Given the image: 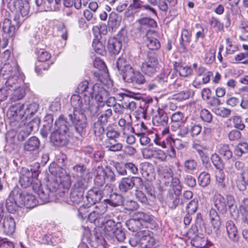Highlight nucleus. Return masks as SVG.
<instances>
[{"instance_id":"obj_60","label":"nucleus","mask_w":248,"mask_h":248,"mask_svg":"<svg viewBox=\"0 0 248 248\" xmlns=\"http://www.w3.org/2000/svg\"><path fill=\"white\" fill-rule=\"evenodd\" d=\"M91 205L87 204L82 205L78 209V216L80 217L82 219H85L88 216L89 212L91 211L90 209Z\"/></svg>"},{"instance_id":"obj_45","label":"nucleus","mask_w":248,"mask_h":248,"mask_svg":"<svg viewBox=\"0 0 248 248\" xmlns=\"http://www.w3.org/2000/svg\"><path fill=\"white\" fill-rule=\"evenodd\" d=\"M211 159L213 164L218 170H224V164L218 154L216 153L212 154Z\"/></svg>"},{"instance_id":"obj_46","label":"nucleus","mask_w":248,"mask_h":248,"mask_svg":"<svg viewBox=\"0 0 248 248\" xmlns=\"http://www.w3.org/2000/svg\"><path fill=\"white\" fill-rule=\"evenodd\" d=\"M18 73L16 74H14L12 76L9 77L5 83V87H7L9 90H11V88H16L17 84L18 83L19 78L18 76Z\"/></svg>"},{"instance_id":"obj_3","label":"nucleus","mask_w":248,"mask_h":248,"mask_svg":"<svg viewBox=\"0 0 248 248\" xmlns=\"http://www.w3.org/2000/svg\"><path fill=\"white\" fill-rule=\"evenodd\" d=\"M8 6L12 12L16 13L14 19L16 22L17 25L19 26L24 22V17L28 16L29 13V3L22 0H14L9 2Z\"/></svg>"},{"instance_id":"obj_55","label":"nucleus","mask_w":248,"mask_h":248,"mask_svg":"<svg viewBox=\"0 0 248 248\" xmlns=\"http://www.w3.org/2000/svg\"><path fill=\"white\" fill-rule=\"evenodd\" d=\"M134 217L141 223L151 222L152 220L150 215L143 212H136L134 214Z\"/></svg>"},{"instance_id":"obj_52","label":"nucleus","mask_w":248,"mask_h":248,"mask_svg":"<svg viewBox=\"0 0 248 248\" xmlns=\"http://www.w3.org/2000/svg\"><path fill=\"white\" fill-rule=\"evenodd\" d=\"M248 152V144L246 142L238 143L234 150L235 154L238 156H241L243 154Z\"/></svg>"},{"instance_id":"obj_34","label":"nucleus","mask_w":248,"mask_h":248,"mask_svg":"<svg viewBox=\"0 0 248 248\" xmlns=\"http://www.w3.org/2000/svg\"><path fill=\"white\" fill-rule=\"evenodd\" d=\"M40 146L39 139L34 136L30 138L24 144V149L26 151L32 152L38 150Z\"/></svg>"},{"instance_id":"obj_41","label":"nucleus","mask_w":248,"mask_h":248,"mask_svg":"<svg viewBox=\"0 0 248 248\" xmlns=\"http://www.w3.org/2000/svg\"><path fill=\"white\" fill-rule=\"evenodd\" d=\"M170 72L171 69L170 68L164 69L162 72L155 78V81L162 85L168 81V77Z\"/></svg>"},{"instance_id":"obj_36","label":"nucleus","mask_w":248,"mask_h":248,"mask_svg":"<svg viewBox=\"0 0 248 248\" xmlns=\"http://www.w3.org/2000/svg\"><path fill=\"white\" fill-rule=\"evenodd\" d=\"M3 31L10 37H12L15 33L16 27L12 23V21L8 18H5L2 22Z\"/></svg>"},{"instance_id":"obj_9","label":"nucleus","mask_w":248,"mask_h":248,"mask_svg":"<svg viewBox=\"0 0 248 248\" xmlns=\"http://www.w3.org/2000/svg\"><path fill=\"white\" fill-rule=\"evenodd\" d=\"M39 168V164L35 163L34 168H31L30 170L26 168L22 169L19 182L23 188H27L31 186L34 177L38 175Z\"/></svg>"},{"instance_id":"obj_19","label":"nucleus","mask_w":248,"mask_h":248,"mask_svg":"<svg viewBox=\"0 0 248 248\" xmlns=\"http://www.w3.org/2000/svg\"><path fill=\"white\" fill-rule=\"evenodd\" d=\"M62 0H35V3L41 11H56Z\"/></svg>"},{"instance_id":"obj_28","label":"nucleus","mask_w":248,"mask_h":248,"mask_svg":"<svg viewBox=\"0 0 248 248\" xmlns=\"http://www.w3.org/2000/svg\"><path fill=\"white\" fill-rule=\"evenodd\" d=\"M125 225L128 229L133 232H136L138 234L140 232L144 231L143 226L141 222L139 221L135 217L127 220Z\"/></svg>"},{"instance_id":"obj_42","label":"nucleus","mask_w":248,"mask_h":248,"mask_svg":"<svg viewBox=\"0 0 248 248\" xmlns=\"http://www.w3.org/2000/svg\"><path fill=\"white\" fill-rule=\"evenodd\" d=\"M191 34L186 29H183L181 32V37L180 44L182 47L186 48L191 41Z\"/></svg>"},{"instance_id":"obj_25","label":"nucleus","mask_w":248,"mask_h":248,"mask_svg":"<svg viewBox=\"0 0 248 248\" xmlns=\"http://www.w3.org/2000/svg\"><path fill=\"white\" fill-rule=\"evenodd\" d=\"M2 227L4 232L7 235L13 233L16 229V223L13 217H5L3 219Z\"/></svg>"},{"instance_id":"obj_54","label":"nucleus","mask_w":248,"mask_h":248,"mask_svg":"<svg viewBox=\"0 0 248 248\" xmlns=\"http://www.w3.org/2000/svg\"><path fill=\"white\" fill-rule=\"evenodd\" d=\"M36 53L38 61L41 62L47 61L51 58L50 54L43 49H37Z\"/></svg>"},{"instance_id":"obj_33","label":"nucleus","mask_w":248,"mask_h":248,"mask_svg":"<svg viewBox=\"0 0 248 248\" xmlns=\"http://www.w3.org/2000/svg\"><path fill=\"white\" fill-rule=\"evenodd\" d=\"M209 218L214 231L217 233L221 226V222L220 217L215 209H212L210 210Z\"/></svg>"},{"instance_id":"obj_38","label":"nucleus","mask_w":248,"mask_h":248,"mask_svg":"<svg viewBox=\"0 0 248 248\" xmlns=\"http://www.w3.org/2000/svg\"><path fill=\"white\" fill-rule=\"evenodd\" d=\"M22 104L23 105V107H24V104ZM38 108V104L35 102H33L28 105L24 112V114L22 112L23 109H22L21 110L20 113L22 114L21 119H23L24 117L25 118H27L29 116L33 115L37 112Z\"/></svg>"},{"instance_id":"obj_63","label":"nucleus","mask_w":248,"mask_h":248,"mask_svg":"<svg viewBox=\"0 0 248 248\" xmlns=\"http://www.w3.org/2000/svg\"><path fill=\"white\" fill-rule=\"evenodd\" d=\"M141 186L144 187V190L149 196L153 198H155V188L152 184L150 182H146L145 183H143V185L140 187Z\"/></svg>"},{"instance_id":"obj_23","label":"nucleus","mask_w":248,"mask_h":248,"mask_svg":"<svg viewBox=\"0 0 248 248\" xmlns=\"http://www.w3.org/2000/svg\"><path fill=\"white\" fill-rule=\"evenodd\" d=\"M67 135L59 131H54L50 135V140L57 146H63L68 143Z\"/></svg>"},{"instance_id":"obj_13","label":"nucleus","mask_w":248,"mask_h":248,"mask_svg":"<svg viewBox=\"0 0 248 248\" xmlns=\"http://www.w3.org/2000/svg\"><path fill=\"white\" fill-rule=\"evenodd\" d=\"M88 185L82 184H75L71 190L69 196V204H78L83 199L85 190Z\"/></svg>"},{"instance_id":"obj_10","label":"nucleus","mask_w":248,"mask_h":248,"mask_svg":"<svg viewBox=\"0 0 248 248\" xmlns=\"http://www.w3.org/2000/svg\"><path fill=\"white\" fill-rule=\"evenodd\" d=\"M40 124V119L39 117H35L32 121L27 124H24L18 132L17 139L20 141H24L33 131L38 129Z\"/></svg>"},{"instance_id":"obj_5","label":"nucleus","mask_w":248,"mask_h":248,"mask_svg":"<svg viewBox=\"0 0 248 248\" xmlns=\"http://www.w3.org/2000/svg\"><path fill=\"white\" fill-rule=\"evenodd\" d=\"M95 185L101 186L108 182H113L115 176L110 167L98 166L93 171Z\"/></svg>"},{"instance_id":"obj_50","label":"nucleus","mask_w":248,"mask_h":248,"mask_svg":"<svg viewBox=\"0 0 248 248\" xmlns=\"http://www.w3.org/2000/svg\"><path fill=\"white\" fill-rule=\"evenodd\" d=\"M229 120L232 121L233 126L236 129L242 131L245 128V125L243 123L240 116L238 115L233 116Z\"/></svg>"},{"instance_id":"obj_6","label":"nucleus","mask_w":248,"mask_h":248,"mask_svg":"<svg viewBox=\"0 0 248 248\" xmlns=\"http://www.w3.org/2000/svg\"><path fill=\"white\" fill-rule=\"evenodd\" d=\"M77 92L79 93H84V95L92 96L95 94L100 93L99 98H102L105 94V89L102 86L97 84L93 85L84 80L80 82L77 88Z\"/></svg>"},{"instance_id":"obj_44","label":"nucleus","mask_w":248,"mask_h":248,"mask_svg":"<svg viewBox=\"0 0 248 248\" xmlns=\"http://www.w3.org/2000/svg\"><path fill=\"white\" fill-rule=\"evenodd\" d=\"M218 152L226 160L230 159L232 156V153L228 144L219 145Z\"/></svg>"},{"instance_id":"obj_11","label":"nucleus","mask_w":248,"mask_h":248,"mask_svg":"<svg viewBox=\"0 0 248 248\" xmlns=\"http://www.w3.org/2000/svg\"><path fill=\"white\" fill-rule=\"evenodd\" d=\"M89 174V170L86 167L82 164L75 165L71 170L72 176L77 180L75 184H82L88 185L87 177Z\"/></svg>"},{"instance_id":"obj_51","label":"nucleus","mask_w":248,"mask_h":248,"mask_svg":"<svg viewBox=\"0 0 248 248\" xmlns=\"http://www.w3.org/2000/svg\"><path fill=\"white\" fill-rule=\"evenodd\" d=\"M112 115V110L111 108L105 109L102 112V114L98 118V120L103 124L107 125Z\"/></svg>"},{"instance_id":"obj_4","label":"nucleus","mask_w":248,"mask_h":248,"mask_svg":"<svg viewBox=\"0 0 248 248\" xmlns=\"http://www.w3.org/2000/svg\"><path fill=\"white\" fill-rule=\"evenodd\" d=\"M160 66L155 52L149 51L147 53V58L142 63L140 69L142 72L148 76H152L160 70Z\"/></svg>"},{"instance_id":"obj_27","label":"nucleus","mask_w":248,"mask_h":248,"mask_svg":"<svg viewBox=\"0 0 248 248\" xmlns=\"http://www.w3.org/2000/svg\"><path fill=\"white\" fill-rule=\"evenodd\" d=\"M112 192V191L108 195L109 196V198L104 200L105 202L113 207L122 205L124 197L120 194Z\"/></svg>"},{"instance_id":"obj_1","label":"nucleus","mask_w":248,"mask_h":248,"mask_svg":"<svg viewBox=\"0 0 248 248\" xmlns=\"http://www.w3.org/2000/svg\"><path fill=\"white\" fill-rule=\"evenodd\" d=\"M91 101L92 99L90 95H84L81 98L78 94H73L71 97L70 102L74 111L68 114V118L76 132L81 136L85 134L87 125V118L84 112L89 108Z\"/></svg>"},{"instance_id":"obj_56","label":"nucleus","mask_w":248,"mask_h":248,"mask_svg":"<svg viewBox=\"0 0 248 248\" xmlns=\"http://www.w3.org/2000/svg\"><path fill=\"white\" fill-rule=\"evenodd\" d=\"M184 167L186 171H194L196 170L197 163L193 159H188L184 161Z\"/></svg>"},{"instance_id":"obj_14","label":"nucleus","mask_w":248,"mask_h":248,"mask_svg":"<svg viewBox=\"0 0 248 248\" xmlns=\"http://www.w3.org/2000/svg\"><path fill=\"white\" fill-rule=\"evenodd\" d=\"M19 189L15 188L12 190L6 201V207L10 213H14L19 207L21 206L20 201V195Z\"/></svg>"},{"instance_id":"obj_20","label":"nucleus","mask_w":248,"mask_h":248,"mask_svg":"<svg viewBox=\"0 0 248 248\" xmlns=\"http://www.w3.org/2000/svg\"><path fill=\"white\" fill-rule=\"evenodd\" d=\"M168 121L169 118L167 113L163 109L159 108L152 119L154 125L160 127L167 126Z\"/></svg>"},{"instance_id":"obj_7","label":"nucleus","mask_w":248,"mask_h":248,"mask_svg":"<svg viewBox=\"0 0 248 248\" xmlns=\"http://www.w3.org/2000/svg\"><path fill=\"white\" fill-rule=\"evenodd\" d=\"M214 205L217 211L223 214L226 213L228 209L232 208L235 202L233 197L230 194L224 197L220 194L215 195L214 198Z\"/></svg>"},{"instance_id":"obj_24","label":"nucleus","mask_w":248,"mask_h":248,"mask_svg":"<svg viewBox=\"0 0 248 248\" xmlns=\"http://www.w3.org/2000/svg\"><path fill=\"white\" fill-rule=\"evenodd\" d=\"M122 46V42L116 38H110L108 41L107 48L109 53L112 54H118Z\"/></svg>"},{"instance_id":"obj_37","label":"nucleus","mask_w":248,"mask_h":248,"mask_svg":"<svg viewBox=\"0 0 248 248\" xmlns=\"http://www.w3.org/2000/svg\"><path fill=\"white\" fill-rule=\"evenodd\" d=\"M105 145L108 150L112 152H118L123 148L122 143L119 142L116 139L105 140Z\"/></svg>"},{"instance_id":"obj_53","label":"nucleus","mask_w":248,"mask_h":248,"mask_svg":"<svg viewBox=\"0 0 248 248\" xmlns=\"http://www.w3.org/2000/svg\"><path fill=\"white\" fill-rule=\"evenodd\" d=\"M170 187L169 188L168 190H173L175 192H182V186L180 184V181L177 177L170 178Z\"/></svg>"},{"instance_id":"obj_31","label":"nucleus","mask_w":248,"mask_h":248,"mask_svg":"<svg viewBox=\"0 0 248 248\" xmlns=\"http://www.w3.org/2000/svg\"><path fill=\"white\" fill-rule=\"evenodd\" d=\"M226 231L228 237L233 242H236L238 241L239 235L238 231L235 224L232 221H229L226 223Z\"/></svg>"},{"instance_id":"obj_61","label":"nucleus","mask_w":248,"mask_h":248,"mask_svg":"<svg viewBox=\"0 0 248 248\" xmlns=\"http://www.w3.org/2000/svg\"><path fill=\"white\" fill-rule=\"evenodd\" d=\"M106 134L107 137L106 140L117 139L120 136V133L111 126L107 127Z\"/></svg>"},{"instance_id":"obj_39","label":"nucleus","mask_w":248,"mask_h":248,"mask_svg":"<svg viewBox=\"0 0 248 248\" xmlns=\"http://www.w3.org/2000/svg\"><path fill=\"white\" fill-rule=\"evenodd\" d=\"M146 44L149 49L153 50H157L160 47L159 41L155 38L151 36L149 34L146 35Z\"/></svg>"},{"instance_id":"obj_64","label":"nucleus","mask_w":248,"mask_h":248,"mask_svg":"<svg viewBox=\"0 0 248 248\" xmlns=\"http://www.w3.org/2000/svg\"><path fill=\"white\" fill-rule=\"evenodd\" d=\"M49 189L45 188L44 190L42 188L41 190L39 191V192L37 193L39 199L41 200L42 202H49Z\"/></svg>"},{"instance_id":"obj_49","label":"nucleus","mask_w":248,"mask_h":248,"mask_svg":"<svg viewBox=\"0 0 248 248\" xmlns=\"http://www.w3.org/2000/svg\"><path fill=\"white\" fill-rule=\"evenodd\" d=\"M111 237H114L119 242H123L126 238L124 229L120 225H119L118 227L115 228L114 234Z\"/></svg>"},{"instance_id":"obj_8","label":"nucleus","mask_w":248,"mask_h":248,"mask_svg":"<svg viewBox=\"0 0 248 248\" xmlns=\"http://www.w3.org/2000/svg\"><path fill=\"white\" fill-rule=\"evenodd\" d=\"M112 191V188L107 184L103 190L97 188L89 190L86 195L88 204L93 205L99 202L103 197H107Z\"/></svg>"},{"instance_id":"obj_59","label":"nucleus","mask_w":248,"mask_h":248,"mask_svg":"<svg viewBox=\"0 0 248 248\" xmlns=\"http://www.w3.org/2000/svg\"><path fill=\"white\" fill-rule=\"evenodd\" d=\"M105 125H106L103 124L102 123L100 122V121L98 120L96 122L94 123L93 126V130L94 134L96 136H100L103 133H104L105 131L104 126Z\"/></svg>"},{"instance_id":"obj_62","label":"nucleus","mask_w":248,"mask_h":248,"mask_svg":"<svg viewBox=\"0 0 248 248\" xmlns=\"http://www.w3.org/2000/svg\"><path fill=\"white\" fill-rule=\"evenodd\" d=\"M101 216V214L97 211H91L87 217L88 220L91 222H94L96 224L97 222L99 223L100 220L103 219L100 217Z\"/></svg>"},{"instance_id":"obj_12","label":"nucleus","mask_w":248,"mask_h":248,"mask_svg":"<svg viewBox=\"0 0 248 248\" xmlns=\"http://www.w3.org/2000/svg\"><path fill=\"white\" fill-rule=\"evenodd\" d=\"M143 185L142 179L139 177L123 178L119 183V189L123 193L127 192L135 186L140 187Z\"/></svg>"},{"instance_id":"obj_15","label":"nucleus","mask_w":248,"mask_h":248,"mask_svg":"<svg viewBox=\"0 0 248 248\" xmlns=\"http://www.w3.org/2000/svg\"><path fill=\"white\" fill-rule=\"evenodd\" d=\"M181 192H175L173 190H168L166 202L170 209L174 210L179 205H182L185 202L180 198Z\"/></svg>"},{"instance_id":"obj_48","label":"nucleus","mask_w":248,"mask_h":248,"mask_svg":"<svg viewBox=\"0 0 248 248\" xmlns=\"http://www.w3.org/2000/svg\"><path fill=\"white\" fill-rule=\"evenodd\" d=\"M122 206L125 210L128 211L136 210L139 207V205L137 202L130 199L124 200Z\"/></svg>"},{"instance_id":"obj_57","label":"nucleus","mask_w":248,"mask_h":248,"mask_svg":"<svg viewBox=\"0 0 248 248\" xmlns=\"http://www.w3.org/2000/svg\"><path fill=\"white\" fill-rule=\"evenodd\" d=\"M198 207V201L197 199H194L191 200L186 206V212L189 214H194L197 210Z\"/></svg>"},{"instance_id":"obj_22","label":"nucleus","mask_w":248,"mask_h":248,"mask_svg":"<svg viewBox=\"0 0 248 248\" xmlns=\"http://www.w3.org/2000/svg\"><path fill=\"white\" fill-rule=\"evenodd\" d=\"M123 80L128 83H134L139 85L145 82L144 76L140 72L134 71V69L130 71Z\"/></svg>"},{"instance_id":"obj_58","label":"nucleus","mask_w":248,"mask_h":248,"mask_svg":"<svg viewBox=\"0 0 248 248\" xmlns=\"http://www.w3.org/2000/svg\"><path fill=\"white\" fill-rule=\"evenodd\" d=\"M58 34L62 38L66 41L68 37V30L63 23H59L56 25Z\"/></svg>"},{"instance_id":"obj_32","label":"nucleus","mask_w":248,"mask_h":248,"mask_svg":"<svg viewBox=\"0 0 248 248\" xmlns=\"http://www.w3.org/2000/svg\"><path fill=\"white\" fill-rule=\"evenodd\" d=\"M225 175L223 170H218L216 172V184L218 190L224 192L226 190V185L225 182Z\"/></svg>"},{"instance_id":"obj_30","label":"nucleus","mask_w":248,"mask_h":248,"mask_svg":"<svg viewBox=\"0 0 248 248\" xmlns=\"http://www.w3.org/2000/svg\"><path fill=\"white\" fill-rule=\"evenodd\" d=\"M67 119H69V118H65L63 115H61L58 119L55 121V124L57 127L55 130L67 134L70 126L69 123L67 121Z\"/></svg>"},{"instance_id":"obj_21","label":"nucleus","mask_w":248,"mask_h":248,"mask_svg":"<svg viewBox=\"0 0 248 248\" xmlns=\"http://www.w3.org/2000/svg\"><path fill=\"white\" fill-rule=\"evenodd\" d=\"M116 65L120 74L122 76L123 79L127 75L130 71L133 69L126 61V59L124 57H120L117 59Z\"/></svg>"},{"instance_id":"obj_26","label":"nucleus","mask_w":248,"mask_h":248,"mask_svg":"<svg viewBox=\"0 0 248 248\" xmlns=\"http://www.w3.org/2000/svg\"><path fill=\"white\" fill-rule=\"evenodd\" d=\"M43 127L41 129L40 133L43 138H46L51 132L53 126V116L51 114H48L45 117Z\"/></svg>"},{"instance_id":"obj_35","label":"nucleus","mask_w":248,"mask_h":248,"mask_svg":"<svg viewBox=\"0 0 248 248\" xmlns=\"http://www.w3.org/2000/svg\"><path fill=\"white\" fill-rule=\"evenodd\" d=\"M154 166L149 163H144L142 165L141 173L143 177L147 180H152L154 176Z\"/></svg>"},{"instance_id":"obj_18","label":"nucleus","mask_w":248,"mask_h":248,"mask_svg":"<svg viewBox=\"0 0 248 248\" xmlns=\"http://www.w3.org/2000/svg\"><path fill=\"white\" fill-rule=\"evenodd\" d=\"M100 93L95 94L94 95L91 96V98L93 99V98L96 100L97 105L93 104V101H91L89 105V108L87 109V111H89L91 116H93L96 114L99 111H100V109L105 107L104 100L108 96V92L105 90V94L102 98H99L100 97Z\"/></svg>"},{"instance_id":"obj_29","label":"nucleus","mask_w":248,"mask_h":248,"mask_svg":"<svg viewBox=\"0 0 248 248\" xmlns=\"http://www.w3.org/2000/svg\"><path fill=\"white\" fill-rule=\"evenodd\" d=\"M100 225L104 226V231L106 235L111 237L119 225L116 224L113 220L108 219L106 221H101Z\"/></svg>"},{"instance_id":"obj_16","label":"nucleus","mask_w":248,"mask_h":248,"mask_svg":"<svg viewBox=\"0 0 248 248\" xmlns=\"http://www.w3.org/2000/svg\"><path fill=\"white\" fill-rule=\"evenodd\" d=\"M138 236L140 238V246L141 248H155L156 242L155 239L151 236L149 231L145 230L144 231L138 232Z\"/></svg>"},{"instance_id":"obj_47","label":"nucleus","mask_w":248,"mask_h":248,"mask_svg":"<svg viewBox=\"0 0 248 248\" xmlns=\"http://www.w3.org/2000/svg\"><path fill=\"white\" fill-rule=\"evenodd\" d=\"M26 94L25 89L24 87H19L14 90L12 93L11 99L13 101H16L22 99Z\"/></svg>"},{"instance_id":"obj_40","label":"nucleus","mask_w":248,"mask_h":248,"mask_svg":"<svg viewBox=\"0 0 248 248\" xmlns=\"http://www.w3.org/2000/svg\"><path fill=\"white\" fill-rule=\"evenodd\" d=\"M174 68L182 77H187L190 75L192 72V69L190 66L184 65L181 63H176L174 64Z\"/></svg>"},{"instance_id":"obj_17","label":"nucleus","mask_w":248,"mask_h":248,"mask_svg":"<svg viewBox=\"0 0 248 248\" xmlns=\"http://www.w3.org/2000/svg\"><path fill=\"white\" fill-rule=\"evenodd\" d=\"M19 195H20V201L21 206H24L27 208H33L38 204V201L34 196L29 194L26 191H22L19 189Z\"/></svg>"},{"instance_id":"obj_2","label":"nucleus","mask_w":248,"mask_h":248,"mask_svg":"<svg viewBox=\"0 0 248 248\" xmlns=\"http://www.w3.org/2000/svg\"><path fill=\"white\" fill-rule=\"evenodd\" d=\"M23 105L20 103H15L10 107L7 112V123L12 130H9L5 135L7 143L14 145L16 133L15 129L20 127L22 114L20 113Z\"/></svg>"},{"instance_id":"obj_43","label":"nucleus","mask_w":248,"mask_h":248,"mask_svg":"<svg viewBox=\"0 0 248 248\" xmlns=\"http://www.w3.org/2000/svg\"><path fill=\"white\" fill-rule=\"evenodd\" d=\"M211 181V176L209 173L206 172H201L198 178V182L202 187H206L208 186Z\"/></svg>"}]
</instances>
